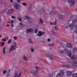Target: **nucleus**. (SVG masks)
<instances>
[{
    "instance_id": "8fccbe9b",
    "label": "nucleus",
    "mask_w": 77,
    "mask_h": 77,
    "mask_svg": "<svg viewBox=\"0 0 77 77\" xmlns=\"http://www.w3.org/2000/svg\"><path fill=\"white\" fill-rule=\"evenodd\" d=\"M69 17H70L71 18H72V14H69Z\"/></svg>"
},
{
    "instance_id": "f03ea898",
    "label": "nucleus",
    "mask_w": 77,
    "mask_h": 77,
    "mask_svg": "<svg viewBox=\"0 0 77 77\" xmlns=\"http://www.w3.org/2000/svg\"><path fill=\"white\" fill-rule=\"evenodd\" d=\"M13 5L14 6V7L16 9H17V10L18 9H19L20 8V4L16 3L15 2H14L13 4Z\"/></svg>"
},
{
    "instance_id": "69168bd1",
    "label": "nucleus",
    "mask_w": 77,
    "mask_h": 77,
    "mask_svg": "<svg viewBox=\"0 0 77 77\" xmlns=\"http://www.w3.org/2000/svg\"><path fill=\"white\" fill-rule=\"evenodd\" d=\"M13 1V0H10V2L11 3H12Z\"/></svg>"
},
{
    "instance_id": "13d9d810",
    "label": "nucleus",
    "mask_w": 77,
    "mask_h": 77,
    "mask_svg": "<svg viewBox=\"0 0 77 77\" xmlns=\"http://www.w3.org/2000/svg\"><path fill=\"white\" fill-rule=\"evenodd\" d=\"M34 72L36 73V72H38V70H35V72Z\"/></svg>"
},
{
    "instance_id": "37998d69",
    "label": "nucleus",
    "mask_w": 77,
    "mask_h": 77,
    "mask_svg": "<svg viewBox=\"0 0 77 77\" xmlns=\"http://www.w3.org/2000/svg\"><path fill=\"white\" fill-rule=\"evenodd\" d=\"M51 7L53 9H55V6L54 5H52Z\"/></svg>"
},
{
    "instance_id": "0eeeda50",
    "label": "nucleus",
    "mask_w": 77,
    "mask_h": 77,
    "mask_svg": "<svg viewBox=\"0 0 77 77\" xmlns=\"http://www.w3.org/2000/svg\"><path fill=\"white\" fill-rule=\"evenodd\" d=\"M77 21V20H72V21L71 19H70V20L68 21V23H69V24H71V23L72 22V23L73 24H75L76 23Z\"/></svg>"
},
{
    "instance_id": "2f4dec72",
    "label": "nucleus",
    "mask_w": 77,
    "mask_h": 77,
    "mask_svg": "<svg viewBox=\"0 0 77 77\" xmlns=\"http://www.w3.org/2000/svg\"><path fill=\"white\" fill-rule=\"evenodd\" d=\"M77 50V48L74 47L73 48V52H75Z\"/></svg>"
},
{
    "instance_id": "423d86ee",
    "label": "nucleus",
    "mask_w": 77,
    "mask_h": 77,
    "mask_svg": "<svg viewBox=\"0 0 77 77\" xmlns=\"http://www.w3.org/2000/svg\"><path fill=\"white\" fill-rule=\"evenodd\" d=\"M31 73L33 74V75H35L36 77H38L39 76V74L38 73L34 72L33 70L31 71Z\"/></svg>"
},
{
    "instance_id": "a19ab883",
    "label": "nucleus",
    "mask_w": 77,
    "mask_h": 77,
    "mask_svg": "<svg viewBox=\"0 0 77 77\" xmlns=\"http://www.w3.org/2000/svg\"><path fill=\"white\" fill-rule=\"evenodd\" d=\"M14 40H17V39H18V38H17V37L14 36Z\"/></svg>"
},
{
    "instance_id": "864d4df0",
    "label": "nucleus",
    "mask_w": 77,
    "mask_h": 77,
    "mask_svg": "<svg viewBox=\"0 0 77 77\" xmlns=\"http://www.w3.org/2000/svg\"><path fill=\"white\" fill-rule=\"evenodd\" d=\"M51 77V76L50 75H47V77Z\"/></svg>"
},
{
    "instance_id": "338daca9",
    "label": "nucleus",
    "mask_w": 77,
    "mask_h": 77,
    "mask_svg": "<svg viewBox=\"0 0 77 77\" xmlns=\"http://www.w3.org/2000/svg\"><path fill=\"white\" fill-rule=\"evenodd\" d=\"M11 71V69H9V70H8V72H10Z\"/></svg>"
},
{
    "instance_id": "49530a36",
    "label": "nucleus",
    "mask_w": 77,
    "mask_h": 77,
    "mask_svg": "<svg viewBox=\"0 0 77 77\" xmlns=\"http://www.w3.org/2000/svg\"><path fill=\"white\" fill-rule=\"evenodd\" d=\"M7 71L6 70H5L3 71V74H6V73Z\"/></svg>"
},
{
    "instance_id": "5fc2aeb1",
    "label": "nucleus",
    "mask_w": 77,
    "mask_h": 77,
    "mask_svg": "<svg viewBox=\"0 0 77 77\" xmlns=\"http://www.w3.org/2000/svg\"><path fill=\"white\" fill-rule=\"evenodd\" d=\"M14 23V20H12L11 21V22L10 23Z\"/></svg>"
},
{
    "instance_id": "20e7f679",
    "label": "nucleus",
    "mask_w": 77,
    "mask_h": 77,
    "mask_svg": "<svg viewBox=\"0 0 77 77\" xmlns=\"http://www.w3.org/2000/svg\"><path fill=\"white\" fill-rule=\"evenodd\" d=\"M26 32L27 33H29V32L30 33H33V29L32 28H30L26 30Z\"/></svg>"
},
{
    "instance_id": "680f3d73",
    "label": "nucleus",
    "mask_w": 77,
    "mask_h": 77,
    "mask_svg": "<svg viewBox=\"0 0 77 77\" xmlns=\"http://www.w3.org/2000/svg\"><path fill=\"white\" fill-rule=\"evenodd\" d=\"M65 28H66V29H68V26H66L65 27Z\"/></svg>"
},
{
    "instance_id": "c03bdc74",
    "label": "nucleus",
    "mask_w": 77,
    "mask_h": 77,
    "mask_svg": "<svg viewBox=\"0 0 77 77\" xmlns=\"http://www.w3.org/2000/svg\"><path fill=\"white\" fill-rule=\"evenodd\" d=\"M11 18H13L14 19H15V18H16V17H15L14 16H12L11 17Z\"/></svg>"
},
{
    "instance_id": "72a5a7b5",
    "label": "nucleus",
    "mask_w": 77,
    "mask_h": 77,
    "mask_svg": "<svg viewBox=\"0 0 77 77\" xmlns=\"http://www.w3.org/2000/svg\"><path fill=\"white\" fill-rule=\"evenodd\" d=\"M60 75H60V73H58L57 74V75L56 76V77H60Z\"/></svg>"
},
{
    "instance_id": "0e129e2a",
    "label": "nucleus",
    "mask_w": 77,
    "mask_h": 77,
    "mask_svg": "<svg viewBox=\"0 0 77 77\" xmlns=\"http://www.w3.org/2000/svg\"><path fill=\"white\" fill-rule=\"evenodd\" d=\"M7 27H9V26H10V25L9 24L7 25Z\"/></svg>"
},
{
    "instance_id": "393cba45",
    "label": "nucleus",
    "mask_w": 77,
    "mask_h": 77,
    "mask_svg": "<svg viewBox=\"0 0 77 77\" xmlns=\"http://www.w3.org/2000/svg\"><path fill=\"white\" fill-rule=\"evenodd\" d=\"M71 59L72 60H74V59H76L75 56V55L72 56L71 57Z\"/></svg>"
},
{
    "instance_id": "dca6fc26",
    "label": "nucleus",
    "mask_w": 77,
    "mask_h": 77,
    "mask_svg": "<svg viewBox=\"0 0 77 77\" xmlns=\"http://www.w3.org/2000/svg\"><path fill=\"white\" fill-rule=\"evenodd\" d=\"M60 74L61 76H63L65 74V72L63 70H61Z\"/></svg>"
},
{
    "instance_id": "603ef678",
    "label": "nucleus",
    "mask_w": 77,
    "mask_h": 77,
    "mask_svg": "<svg viewBox=\"0 0 77 77\" xmlns=\"http://www.w3.org/2000/svg\"><path fill=\"white\" fill-rule=\"evenodd\" d=\"M11 26L12 27H14V25L12 23H11Z\"/></svg>"
},
{
    "instance_id": "6e6552de",
    "label": "nucleus",
    "mask_w": 77,
    "mask_h": 77,
    "mask_svg": "<svg viewBox=\"0 0 77 77\" xmlns=\"http://www.w3.org/2000/svg\"><path fill=\"white\" fill-rule=\"evenodd\" d=\"M21 73H20L18 75V72H16L14 74V77H20V75H21Z\"/></svg>"
},
{
    "instance_id": "a211bd4d",
    "label": "nucleus",
    "mask_w": 77,
    "mask_h": 77,
    "mask_svg": "<svg viewBox=\"0 0 77 77\" xmlns=\"http://www.w3.org/2000/svg\"><path fill=\"white\" fill-rule=\"evenodd\" d=\"M72 63L74 66H77V61L75 60H74L72 62Z\"/></svg>"
},
{
    "instance_id": "6e6d98bb",
    "label": "nucleus",
    "mask_w": 77,
    "mask_h": 77,
    "mask_svg": "<svg viewBox=\"0 0 77 77\" xmlns=\"http://www.w3.org/2000/svg\"><path fill=\"white\" fill-rule=\"evenodd\" d=\"M51 41V40L50 39V38H48V41L49 42H50Z\"/></svg>"
},
{
    "instance_id": "a18cd8bd",
    "label": "nucleus",
    "mask_w": 77,
    "mask_h": 77,
    "mask_svg": "<svg viewBox=\"0 0 77 77\" xmlns=\"http://www.w3.org/2000/svg\"><path fill=\"white\" fill-rule=\"evenodd\" d=\"M17 1L19 3H20V2H21L20 0H17Z\"/></svg>"
},
{
    "instance_id": "cd10ccee",
    "label": "nucleus",
    "mask_w": 77,
    "mask_h": 77,
    "mask_svg": "<svg viewBox=\"0 0 77 77\" xmlns=\"http://www.w3.org/2000/svg\"><path fill=\"white\" fill-rule=\"evenodd\" d=\"M65 45H66V43H62L60 45V47H63L64 46H65Z\"/></svg>"
},
{
    "instance_id": "9d476101",
    "label": "nucleus",
    "mask_w": 77,
    "mask_h": 77,
    "mask_svg": "<svg viewBox=\"0 0 77 77\" xmlns=\"http://www.w3.org/2000/svg\"><path fill=\"white\" fill-rule=\"evenodd\" d=\"M66 46L68 47V48H72V45L71 44L66 43Z\"/></svg>"
},
{
    "instance_id": "f704fd0d",
    "label": "nucleus",
    "mask_w": 77,
    "mask_h": 77,
    "mask_svg": "<svg viewBox=\"0 0 77 77\" xmlns=\"http://www.w3.org/2000/svg\"><path fill=\"white\" fill-rule=\"evenodd\" d=\"M30 49H31V52L33 53V52H34V51L35 50L34 49H33L32 48H31Z\"/></svg>"
},
{
    "instance_id": "ea45409f",
    "label": "nucleus",
    "mask_w": 77,
    "mask_h": 77,
    "mask_svg": "<svg viewBox=\"0 0 77 77\" xmlns=\"http://www.w3.org/2000/svg\"><path fill=\"white\" fill-rule=\"evenodd\" d=\"M11 39H9L8 41V44H10V43H11Z\"/></svg>"
},
{
    "instance_id": "6ab92c4d",
    "label": "nucleus",
    "mask_w": 77,
    "mask_h": 77,
    "mask_svg": "<svg viewBox=\"0 0 77 77\" xmlns=\"http://www.w3.org/2000/svg\"><path fill=\"white\" fill-rule=\"evenodd\" d=\"M6 48V47H5L3 49V54H5L6 53V51L5 50Z\"/></svg>"
},
{
    "instance_id": "ddd939ff",
    "label": "nucleus",
    "mask_w": 77,
    "mask_h": 77,
    "mask_svg": "<svg viewBox=\"0 0 77 77\" xmlns=\"http://www.w3.org/2000/svg\"><path fill=\"white\" fill-rule=\"evenodd\" d=\"M43 35V32L42 31H39L37 34L38 36H42V35Z\"/></svg>"
},
{
    "instance_id": "39448f33",
    "label": "nucleus",
    "mask_w": 77,
    "mask_h": 77,
    "mask_svg": "<svg viewBox=\"0 0 77 77\" xmlns=\"http://www.w3.org/2000/svg\"><path fill=\"white\" fill-rule=\"evenodd\" d=\"M46 56L47 57L49 58V59H50V60H54L53 58L52 57L51 55H50V54H46Z\"/></svg>"
},
{
    "instance_id": "c85d7f7f",
    "label": "nucleus",
    "mask_w": 77,
    "mask_h": 77,
    "mask_svg": "<svg viewBox=\"0 0 77 77\" xmlns=\"http://www.w3.org/2000/svg\"><path fill=\"white\" fill-rule=\"evenodd\" d=\"M48 46L53 47L54 46V43H52V44H49L48 45Z\"/></svg>"
},
{
    "instance_id": "f257e3e1",
    "label": "nucleus",
    "mask_w": 77,
    "mask_h": 77,
    "mask_svg": "<svg viewBox=\"0 0 77 77\" xmlns=\"http://www.w3.org/2000/svg\"><path fill=\"white\" fill-rule=\"evenodd\" d=\"M63 67H70L72 66V63L66 62H65L63 63Z\"/></svg>"
},
{
    "instance_id": "b1692460",
    "label": "nucleus",
    "mask_w": 77,
    "mask_h": 77,
    "mask_svg": "<svg viewBox=\"0 0 77 77\" xmlns=\"http://www.w3.org/2000/svg\"><path fill=\"white\" fill-rule=\"evenodd\" d=\"M55 14V11H52L50 12L49 14L51 15H54Z\"/></svg>"
},
{
    "instance_id": "412c9836",
    "label": "nucleus",
    "mask_w": 77,
    "mask_h": 77,
    "mask_svg": "<svg viewBox=\"0 0 77 77\" xmlns=\"http://www.w3.org/2000/svg\"><path fill=\"white\" fill-rule=\"evenodd\" d=\"M69 27L70 28V29H73V27H74V25H73V24L69 25Z\"/></svg>"
},
{
    "instance_id": "58836bf2",
    "label": "nucleus",
    "mask_w": 77,
    "mask_h": 77,
    "mask_svg": "<svg viewBox=\"0 0 77 77\" xmlns=\"http://www.w3.org/2000/svg\"><path fill=\"white\" fill-rule=\"evenodd\" d=\"M25 18H26V19H27V20H29V19L30 18H29V17L28 16H26L25 17Z\"/></svg>"
},
{
    "instance_id": "09e8293b",
    "label": "nucleus",
    "mask_w": 77,
    "mask_h": 77,
    "mask_svg": "<svg viewBox=\"0 0 77 77\" xmlns=\"http://www.w3.org/2000/svg\"><path fill=\"white\" fill-rule=\"evenodd\" d=\"M5 45V43L4 42H2V46H4V45Z\"/></svg>"
},
{
    "instance_id": "4be33fe9",
    "label": "nucleus",
    "mask_w": 77,
    "mask_h": 77,
    "mask_svg": "<svg viewBox=\"0 0 77 77\" xmlns=\"http://www.w3.org/2000/svg\"><path fill=\"white\" fill-rule=\"evenodd\" d=\"M32 39H30V38H29L28 39V41L29 42V43H30V44H33V43L32 42Z\"/></svg>"
},
{
    "instance_id": "473e14b6",
    "label": "nucleus",
    "mask_w": 77,
    "mask_h": 77,
    "mask_svg": "<svg viewBox=\"0 0 77 77\" xmlns=\"http://www.w3.org/2000/svg\"><path fill=\"white\" fill-rule=\"evenodd\" d=\"M21 5H23V6H26L27 5V3H25L22 2L21 3Z\"/></svg>"
},
{
    "instance_id": "c756f323",
    "label": "nucleus",
    "mask_w": 77,
    "mask_h": 77,
    "mask_svg": "<svg viewBox=\"0 0 77 77\" xmlns=\"http://www.w3.org/2000/svg\"><path fill=\"white\" fill-rule=\"evenodd\" d=\"M17 19L20 21H22V18L20 17H18Z\"/></svg>"
},
{
    "instance_id": "4468645a",
    "label": "nucleus",
    "mask_w": 77,
    "mask_h": 77,
    "mask_svg": "<svg viewBox=\"0 0 77 77\" xmlns=\"http://www.w3.org/2000/svg\"><path fill=\"white\" fill-rule=\"evenodd\" d=\"M12 12H13V9H10L7 11V14H11Z\"/></svg>"
},
{
    "instance_id": "a878e982",
    "label": "nucleus",
    "mask_w": 77,
    "mask_h": 77,
    "mask_svg": "<svg viewBox=\"0 0 77 77\" xmlns=\"http://www.w3.org/2000/svg\"><path fill=\"white\" fill-rule=\"evenodd\" d=\"M20 25L21 26H20L19 27H24L25 26L24 25V24H23L22 23H20Z\"/></svg>"
},
{
    "instance_id": "e433bc0d",
    "label": "nucleus",
    "mask_w": 77,
    "mask_h": 77,
    "mask_svg": "<svg viewBox=\"0 0 77 77\" xmlns=\"http://www.w3.org/2000/svg\"><path fill=\"white\" fill-rule=\"evenodd\" d=\"M54 28L56 31H57V30H58V27H57V26H55Z\"/></svg>"
},
{
    "instance_id": "774afa93",
    "label": "nucleus",
    "mask_w": 77,
    "mask_h": 77,
    "mask_svg": "<svg viewBox=\"0 0 77 77\" xmlns=\"http://www.w3.org/2000/svg\"><path fill=\"white\" fill-rule=\"evenodd\" d=\"M67 15H69V13L67 12Z\"/></svg>"
},
{
    "instance_id": "5701e85b",
    "label": "nucleus",
    "mask_w": 77,
    "mask_h": 77,
    "mask_svg": "<svg viewBox=\"0 0 77 77\" xmlns=\"http://www.w3.org/2000/svg\"><path fill=\"white\" fill-rule=\"evenodd\" d=\"M64 51L66 54H67V53L68 52V50L67 48H65L64 49Z\"/></svg>"
},
{
    "instance_id": "f3484780",
    "label": "nucleus",
    "mask_w": 77,
    "mask_h": 77,
    "mask_svg": "<svg viewBox=\"0 0 77 77\" xmlns=\"http://www.w3.org/2000/svg\"><path fill=\"white\" fill-rule=\"evenodd\" d=\"M28 20L29 23H30V24L32 23L33 22V20L32 18H29L28 19Z\"/></svg>"
},
{
    "instance_id": "f8f14e48",
    "label": "nucleus",
    "mask_w": 77,
    "mask_h": 77,
    "mask_svg": "<svg viewBox=\"0 0 77 77\" xmlns=\"http://www.w3.org/2000/svg\"><path fill=\"white\" fill-rule=\"evenodd\" d=\"M58 17L60 20L63 19V16L61 14H59L58 15Z\"/></svg>"
},
{
    "instance_id": "e2e57ef3",
    "label": "nucleus",
    "mask_w": 77,
    "mask_h": 77,
    "mask_svg": "<svg viewBox=\"0 0 77 77\" xmlns=\"http://www.w3.org/2000/svg\"><path fill=\"white\" fill-rule=\"evenodd\" d=\"M7 76H9L10 75V74H7Z\"/></svg>"
},
{
    "instance_id": "4d7b16f0",
    "label": "nucleus",
    "mask_w": 77,
    "mask_h": 77,
    "mask_svg": "<svg viewBox=\"0 0 77 77\" xmlns=\"http://www.w3.org/2000/svg\"><path fill=\"white\" fill-rule=\"evenodd\" d=\"M43 11H43V10H40V13H42V12H43Z\"/></svg>"
},
{
    "instance_id": "7c9ffc66",
    "label": "nucleus",
    "mask_w": 77,
    "mask_h": 77,
    "mask_svg": "<svg viewBox=\"0 0 77 77\" xmlns=\"http://www.w3.org/2000/svg\"><path fill=\"white\" fill-rule=\"evenodd\" d=\"M72 76L73 77H77V73H75L72 74Z\"/></svg>"
},
{
    "instance_id": "de8ad7c7",
    "label": "nucleus",
    "mask_w": 77,
    "mask_h": 77,
    "mask_svg": "<svg viewBox=\"0 0 77 77\" xmlns=\"http://www.w3.org/2000/svg\"><path fill=\"white\" fill-rule=\"evenodd\" d=\"M40 21V22H41V23H42V22H43V20H42L40 18L39 19Z\"/></svg>"
},
{
    "instance_id": "2eb2a0df",
    "label": "nucleus",
    "mask_w": 77,
    "mask_h": 77,
    "mask_svg": "<svg viewBox=\"0 0 77 77\" xmlns=\"http://www.w3.org/2000/svg\"><path fill=\"white\" fill-rule=\"evenodd\" d=\"M66 74L68 75H71L72 74V73L70 72V71H67L66 72Z\"/></svg>"
},
{
    "instance_id": "bb28decb",
    "label": "nucleus",
    "mask_w": 77,
    "mask_h": 77,
    "mask_svg": "<svg viewBox=\"0 0 77 77\" xmlns=\"http://www.w3.org/2000/svg\"><path fill=\"white\" fill-rule=\"evenodd\" d=\"M56 24H57V21L56 20L54 22V23H50L51 25H56Z\"/></svg>"
},
{
    "instance_id": "9b49d317",
    "label": "nucleus",
    "mask_w": 77,
    "mask_h": 77,
    "mask_svg": "<svg viewBox=\"0 0 77 77\" xmlns=\"http://www.w3.org/2000/svg\"><path fill=\"white\" fill-rule=\"evenodd\" d=\"M27 57L25 55H23L22 56V59L23 61H27Z\"/></svg>"
},
{
    "instance_id": "052dcab7",
    "label": "nucleus",
    "mask_w": 77,
    "mask_h": 77,
    "mask_svg": "<svg viewBox=\"0 0 77 77\" xmlns=\"http://www.w3.org/2000/svg\"><path fill=\"white\" fill-rule=\"evenodd\" d=\"M45 32H43V35H44L45 34Z\"/></svg>"
},
{
    "instance_id": "1a4fd4ad",
    "label": "nucleus",
    "mask_w": 77,
    "mask_h": 77,
    "mask_svg": "<svg viewBox=\"0 0 77 77\" xmlns=\"http://www.w3.org/2000/svg\"><path fill=\"white\" fill-rule=\"evenodd\" d=\"M69 2L72 4V6H74L75 3H74V0H69Z\"/></svg>"
},
{
    "instance_id": "3c124183",
    "label": "nucleus",
    "mask_w": 77,
    "mask_h": 77,
    "mask_svg": "<svg viewBox=\"0 0 77 77\" xmlns=\"http://www.w3.org/2000/svg\"><path fill=\"white\" fill-rule=\"evenodd\" d=\"M6 41V38H5V39H2L3 41Z\"/></svg>"
},
{
    "instance_id": "bf43d9fd",
    "label": "nucleus",
    "mask_w": 77,
    "mask_h": 77,
    "mask_svg": "<svg viewBox=\"0 0 77 77\" xmlns=\"http://www.w3.org/2000/svg\"><path fill=\"white\" fill-rule=\"evenodd\" d=\"M35 68L36 69H38V67L37 66H36L35 67Z\"/></svg>"
},
{
    "instance_id": "4c0bfd02",
    "label": "nucleus",
    "mask_w": 77,
    "mask_h": 77,
    "mask_svg": "<svg viewBox=\"0 0 77 77\" xmlns=\"http://www.w3.org/2000/svg\"><path fill=\"white\" fill-rule=\"evenodd\" d=\"M59 51L60 53H63L64 52V51L62 50H60Z\"/></svg>"
},
{
    "instance_id": "aec40b11",
    "label": "nucleus",
    "mask_w": 77,
    "mask_h": 77,
    "mask_svg": "<svg viewBox=\"0 0 77 77\" xmlns=\"http://www.w3.org/2000/svg\"><path fill=\"white\" fill-rule=\"evenodd\" d=\"M67 53V55L69 57H71V51H69Z\"/></svg>"
},
{
    "instance_id": "79ce46f5",
    "label": "nucleus",
    "mask_w": 77,
    "mask_h": 77,
    "mask_svg": "<svg viewBox=\"0 0 77 77\" xmlns=\"http://www.w3.org/2000/svg\"><path fill=\"white\" fill-rule=\"evenodd\" d=\"M6 11H7V9H5L3 11V12H2V13H5L6 12Z\"/></svg>"
},
{
    "instance_id": "7ed1b4c3",
    "label": "nucleus",
    "mask_w": 77,
    "mask_h": 77,
    "mask_svg": "<svg viewBox=\"0 0 77 77\" xmlns=\"http://www.w3.org/2000/svg\"><path fill=\"white\" fill-rule=\"evenodd\" d=\"M17 45L14 46V45H12L11 46V48H10L9 49V50L8 51L9 53H10L11 52L13 51V50H14L15 49V48L17 47Z\"/></svg>"
},
{
    "instance_id": "c9c22d12",
    "label": "nucleus",
    "mask_w": 77,
    "mask_h": 77,
    "mask_svg": "<svg viewBox=\"0 0 77 77\" xmlns=\"http://www.w3.org/2000/svg\"><path fill=\"white\" fill-rule=\"evenodd\" d=\"M34 32L35 33H38V29H34Z\"/></svg>"
}]
</instances>
